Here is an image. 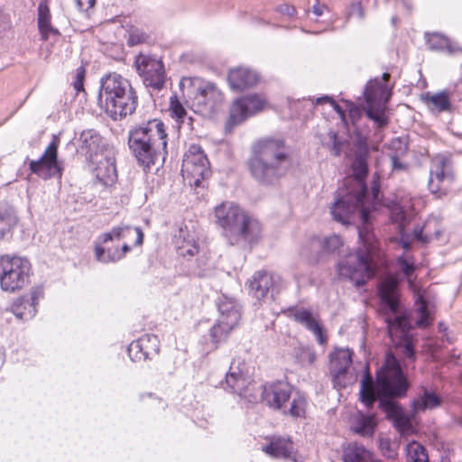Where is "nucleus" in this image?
<instances>
[{"instance_id":"33","label":"nucleus","mask_w":462,"mask_h":462,"mask_svg":"<svg viewBox=\"0 0 462 462\" xmlns=\"http://www.w3.org/2000/svg\"><path fill=\"white\" fill-rule=\"evenodd\" d=\"M41 293V291L33 290L31 291L29 298L23 297L20 304L14 308V315L21 319H29L34 317L37 312L36 306Z\"/></svg>"},{"instance_id":"40","label":"nucleus","mask_w":462,"mask_h":462,"mask_svg":"<svg viewBox=\"0 0 462 462\" xmlns=\"http://www.w3.org/2000/svg\"><path fill=\"white\" fill-rule=\"evenodd\" d=\"M417 312L419 319L416 320V326L420 328H424L430 326L432 322L430 312L429 310V302L422 296L419 295L416 300Z\"/></svg>"},{"instance_id":"13","label":"nucleus","mask_w":462,"mask_h":462,"mask_svg":"<svg viewBox=\"0 0 462 462\" xmlns=\"http://www.w3.org/2000/svg\"><path fill=\"white\" fill-rule=\"evenodd\" d=\"M135 68L146 87L160 90L165 83L164 65L155 56L140 54L135 59Z\"/></svg>"},{"instance_id":"28","label":"nucleus","mask_w":462,"mask_h":462,"mask_svg":"<svg viewBox=\"0 0 462 462\" xmlns=\"http://www.w3.org/2000/svg\"><path fill=\"white\" fill-rule=\"evenodd\" d=\"M217 310L219 312V322L236 327L241 319V307L231 298L225 295L217 299Z\"/></svg>"},{"instance_id":"29","label":"nucleus","mask_w":462,"mask_h":462,"mask_svg":"<svg viewBox=\"0 0 462 462\" xmlns=\"http://www.w3.org/2000/svg\"><path fill=\"white\" fill-rule=\"evenodd\" d=\"M173 244L177 253L183 257H192L199 253L195 236L187 227H180L178 230L173 236Z\"/></svg>"},{"instance_id":"52","label":"nucleus","mask_w":462,"mask_h":462,"mask_svg":"<svg viewBox=\"0 0 462 462\" xmlns=\"http://www.w3.org/2000/svg\"><path fill=\"white\" fill-rule=\"evenodd\" d=\"M453 102L457 100L462 102V78L455 84L447 88Z\"/></svg>"},{"instance_id":"10","label":"nucleus","mask_w":462,"mask_h":462,"mask_svg":"<svg viewBox=\"0 0 462 462\" xmlns=\"http://www.w3.org/2000/svg\"><path fill=\"white\" fill-rule=\"evenodd\" d=\"M343 246V240L337 235L323 239L313 237L301 247L300 254L310 264H317L328 261L330 256L340 254Z\"/></svg>"},{"instance_id":"62","label":"nucleus","mask_w":462,"mask_h":462,"mask_svg":"<svg viewBox=\"0 0 462 462\" xmlns=\"http://www.w3.org/2000/svg\"><path fill=\"white\" fill-rule=\"evenodd\" d=\"M401 245H402V248H403V249H405V250H410V249H411V241H409L408 239H406V238L404 237V236H402V237H401Z\"/></svg>"},{"instance_id":"48","label":"nucleus","mask_w":462,"mask_h":462,"mask_svg":"<svg viewBox=\"0 0 462 462\" xmlns=\"http://www.w3.org/2000/svg\"><path fill=\"white\" fill-rule=\"evenodd\" d=\"M148 37L145 32L138 29H134L129 33L127 43L129 46H135L146 42Z\"/></svg>"},{"instance_id":"57","label":"nucleus","mask_w":462,"mask_h":462,"mask_svg":"<svg viewBox=\"0 0 462 462\" xmlns=\"http://www.w3.org/2000/svg\"><path fill=\"white\" fill-rule=\"evenodd\" d=\"M350 14L352 15L357 14V16L360 19H363L365 17V13L360 3H356L352 5Z\"/></svg>"},{"instance_id":"49","label":"nucleus","mask_w":462,"mask_h":462,"mask_svg":"<svg viewBox=\"0 0 462 462\" xmlns=\"http://www.w3.org/2000/svg\"><path fill=\"white\" fill-rule=\"evenodd\" d=\"M396 261L400 270L406 277H410L413 274L415 271L413 263L409 262L403 255L397 257Z\"/></svg>"},{"instance_id":"61","label":"nucleus","mask_w":462,"mask_h":462,"mask_svg":"<svg viewBox=\"0 0 462 462\" xmlns=\"http://www.w3.org/2000/svg\"><path fill=\"white\" fill-rule=\"evenodd\" d=\"M332 101H334V99L332 97H330L329 96H322V97H318L316 99L315 104L316 105H322V104H325V103H329L331 105Z\"/></svg>"},{"instance_id":"26","label":"nucleus","mask_w":462,"mask_h":462,"mask_svg":"<svg viewBox=\"0 0 462 462\" xmlns=\"http://www.w3.org/2000/svg\"><path fill=\"white\" fill-rule=\"evenodd\" d=\"M227 81L234 91H244L253 88L258 82V75L247 68H236L228 71Z\"/></svg>"},{"instance_id":"18","label":"nucleus","mask_w":462,"mask_h":462,"mask_svg":"<svg viewBox=\"0 0 462 462\" xmlns=\"http://www.w3.org/2000/svg\"><path fill=\"white\" fill-rule=\"evenodd\" d=\"M96 164L94 174L104 186L112 185L117 179L115 153L111 149L105 148V152L89 160Z\"/></svg>"},{"instance_id":"47","label":"nucleus","mask_w":462,"mask_h":462,"mask_svg":"<svg viewBox=\"0 0 462 462\" xmlns=\"http://www.w3.org/2000/svg\"><path fill=\"white\" fill-rule=\"evenodd\" d=\"M86 76V69L83 66L77 68L75 73V80L73 81V87L76 93L79 95V93H83L86 95V90L84 88V80Z\"/></svg>"},{"instance_id":"51","label":"nucleus","mask_w":462,"mask_h":462,"mask_svg":"<svg viewBox=\"0 0 462 462\" xmlns=\"http://www.w3.org/2000/svg\"><path fill=\"white\" fill-rule=\"evenodd\" d=\"M380 449L383 455L388 459H393L396 456V450L393 448L389 439H380Z\"/></svg>"},{"instance_id":"42","label":"nucleus","mask_w":462,"mask_h":462,"mask_svg":"<svg viewBox=\"0 0 462 462\" xmlns=\"http://www.w3.org/2000/svg\"><path fill=\"white\" fill-rule=\"evenodd\" d=\"M427 44L430 50L447 51L449 53L452 52L451 44L448 38L437 32L427 34Z\"/></svg>"},{"instance_id":"24","label":"nucleus","mask_w":462,"mask_h":462,"mask_svg":"<svg viewBox=\"0 0 462 462\" xmlns=\"http://www.w3.org/2000/svg\"><path fill=\"white\" fill-rule=\"evenodd\" d=\"M422 100L428 109L435 116L454 112L453 100L447 88L436 93L427 92L422 96Z\"/></svg>"},{"instance_id":"7","label":"nucleus","mask_w":462,"mask_h":462,"mask_svg":"<svg viewBox=\"0 0 462 462\" xmlns=\"http://www.w3.org/2000/svg\"><path fill=\"white\" fill-rule=\"evenodd\" d=\"M410 388L409 380L399 360L388 352L382 366L376 371V402L384 412L399 410L396 400L406 396Z\"/></svg>"},{"instance_id":"4","label":"nucleus","mask_w":462,"mask_h":462,"mask_svg":"<svg viewBox=\"0 0 462 462\" xmlns=\"http://www.w3.org/2000/svg\"><path fill=\"white\" fill-rule=\"evenodd\" d=\"M168 135L160 119L133 127L128 133V146L140 166L149 171L151 166L165 162Z\"/></svg>"},{"instance_id":"3","label":"nucleus","mask_w":462,"mask_h":462,"mask_svg":"<svg viewBox=\"0 0 462 462\" xmlns=\"http://www.w3.org/2000/svg\"><path fill=\"white\" fill-rule=\"evenodd\" d=\"M378 295L392 342L402 348L406 358L415 361L413 337L410 333L412 326L408 314L401 311L398 283L393 276L388 275L382 279L378 285Z\"/></svg>"},{"instance_id":"12","label":"nucleus","mask_w":462,"mask_h":462,"mask_svg":"<svg viewBox=\"0 0 462 462\" xmlns=\"http://www.w3.org/2000/svg\"><path fill=\"white\" fill-rule=\"evenodd\" d=\"M59 143L60 140L54 136L43 154L38 160L29 162V169L32 173L44 180L55 176L61 178L63 169L58 160Z\"/></svg>"},{"instance_id":"6","label":"nucleus","mask_w":462,"mask_h":462,"mask_svg":"<svg viewBox=\"0 0 462 462\" xmlns=\"http://www.w3.org/2000/svg\"><path fill=\"white\" fill-rule=\"evenodd\" d=\"M216 224L230 245L241 242L255 244L261 237L262 226L258 220L247 216L234 202L225 201L215 208Z\"/></svg>"},{"instance_id":"54","label":"nucleus","mask_w":462,"mask_h":462,"mask_svg":"<svg viewBox=\"0 0 462 462\" xmlns=\"http://www.w3.org/2000/svg\"><path fill=\"white\" fill-rule=\"evenodd\" d=\"M276 11L282 14L288 15L289 17L293 16L296 14V9L293 5L289 4H282L276 7Z\"/></svg>"},{"instance_id":"44","label":"nucleus","mask_w":462,"mask_h":462,"mask_svg":"<svg viewBox=\"0 0 462 462\" xmlns=\"http://www.w3.org/2000/svg\"><path fill=\"white\" fill-rule=\"evenodd\" d=\"M226 383L233 393H241L245 385V378L240 372L230 371L226 374Z\"/></svg>"},{"instance_id":"58","label":"nucleus","mask_w":462,"mask_h":462,"mask_svg":"<svg viewBox=\"0 0 462 462\" xmlns=\"http://www.w3.org/2000/svg\"><path fill=\"white\" fill-rule=\"evenodd\" d=\"M392 166L393 170H405L406 166L404 163H402L397 156H392Z\"/></svg>"},{"instance_id":"17","label":"nucleus","mask_w":462,"mask_h":462,"mask_svg":"<svg viewBox=\"0 0 462 462\" xmlns=\"http://www.w3.org/2000/svg\"><path fill=\"white\" fill-rule=\"evenodd\" d=\"M384 89L383 84L377 79L370 80L364 90L366 102L365 108L367 118L373 121L378 129L385 128L389 124V118L385 114V107L381 104H376L375 100L379 91Z\"/></svg>"},{"instance_id":"36","label":"nucleus","mask_w":462,"mask_h":462,"mask_svg":"<svg viewBox=\"0 0 462 462\" xmlns=\"http://www.w3.org/2000/svg\"><path fill=\"white\" fill-rule=\"evenodd\" d=\"M386 413L388 418H393V425L402 436H409L414 432L411 417L403 412L400 405L396 411Z\"/></svg>"},{"instance_id":"5","label":"nucleus","mask_w":462,"mask_h":462,"mask_svg":"<svg viewBox=\"0 0 462 462\" xmlns=\"http://www.w3.org/2000/svg\"><path fill=\"white\" fill-rule=\"evenodd\" d=\"M98 104L114 121L133 115L138 106V96L130 80L113 72L100 79Z\"/></svg>"},{"instance_id":"31","label":"nucleus","mask_w":462,"mask_h":462,"mask_svg":"<svg viewBox=\"0 0 462 462\" xmlns=\"http://www.w3.org/2000/svg\"><path fill=\"white\" fill-rule=\"evenodd\" d=\"M37 12V24L42 40L47 41L51 35L60 36V31L51 25V11L46 2L42 1L38 5Z\"/></svg>"},{"instance_id":"25","label":"nucleus","mask_w":462,"mask_h":462,"mask_svg":"<svg viewBox=\"0 0 462 462\" xmlns=\"http://www.w3.org/2000/svg\"><path fill=\"white\" fill-rule=\"evenodd\" d=\"M262 450L273 458L291 459L292 462H297L293 457L295 447L290 438L273 437L268 444L262 447Z\"/></svg>"},{"instance_id":"20","label":"nucleus","mask_w":462,"mask_h":462,"mask_svg":"<svg viewBox=\"0 0 462 462\" xmlns=\"http://www.w3.org/2000/svg\"><path fill=\"white\" fill-rule=\"evenodd\" d=\"M291 386L283 382L265 384L261 393L262 402L274 410H282L291 399Z\"/></svg>"},{"instance_id":"30","label":"nucleus","mask_w":462,"mask_h":462,"mask_svg":"<svg viewBox=\"0 0 462 462\" xmlns=\"http://www.w3.org/2000/svg\"><path fill=\"white\" fill-rule=\"evenodd\" d=\"M359 399L368 410L373 409L376 402V378L374 380L368 365L360 381Z\"/></svg>"},{"instance_id":"32","label":"nucleus","mask_w":462,"mask_h":462,"mask_svg":"<svg viewBox=\"0 0 462 462\" xmlns=\"http://www.w3.org/2000/svg\"><path fill=\"white\" fill-rule=\"evenodd\" d=\"M19 222L16 211L12 207H0V242L13 236L14 228Z\"/></svg>"},{"instance_id":"22","label":"nucleus","mask_w":462,"mask_h":462,"mask_svg":"<svg viewBox=\"0 0 462 462\" xmlns=\"http://www.w3.org/2000/svg\"><path fill=\"white\" fill-rule=\"evenodd\" d=\"M329 373L335 387H345L343 381L352 364V354L348 349L337 348L329 355Z\"/></svg>"},{"instance_id":"27","label":"nucleus","mask_w":462,"mask_h":462,"mask_svg":"<svg viewBox=\"0 0 462 462\" xmlns=\"http://www.w3.org/2000/svg\"><path fill=\"white\" fill-rule=\"evenodd\" d=\"M79 147L88 160L105 152V144L101 135L94 129L84 130L79 138Z\"/></svg>"},{"instance_id":"9","label":"nucleus","mask_w":462,"mask_h":462,"mask_svg":"<svg viewBox=\"0 0 462 462\" xmlns=\"http://www.w3.org/2000/svg\"><path fill=\"white\" fill-rule=\"evenodd\" d=\"M181 171L194 188L204 187L202 182L211 176L207 155L199 144H191L184 154Z\"/></svg>"},{"instance_id":"2","label":"nucleus","mask_w":462,"mask_h":462,"mask_svg":"<svg viewBox=\"0 0 462 462\" xmlns=\"http://www.w3.org/2000/svg\"><path fill=\"white\" fill-rule=\"evenodd\" d=\"M291 162L290 148L284 139L266 137L253 144L247 167L256 182L270 186L286 174Z\"/></svg>"},{"instance_id":"11","label":"nucleus","mask_w":462,"mask_h":462,"mask_svg":"<svg viewBox=\"0 0 462 462\" xmlns=\"http://www.w3.org/2000/svg\"><path fill=\"white\" fill-rule=\"evenodd\" d=\"M135 236L134 246L142 245L143 243V232L139 226H117L109 232L101 234L95 241V256L98 262L103 263H116V261H105L106 256L113 254L114 249L106 248L103 245L114 240L127 239Z\"/></svg>"},{"instance_id":"53","label":"nucleus","mask_w":462,"mask_h":462,"mask_svg":"<svg viewBox=\"0 0 462 462\" xmlns=\"http://www.w3.org/2000/svg\"><path fill=\"white\" fill-rule=\"evenodd\" d=\"M316 352L313 348L310 347H303L300 353V359L302 363H308L312 365L316 361Z\"/></svg>"},{"instance_id":"1","label":"nucleus","mask_w":462,"mask_h":462,"mask_svg":"<svg viewBox=\"0 0 462 462\" xmlns=\"http://www.w3.org/2000/svg\"><path fill=\"white\" fill-rule=\"evenodd\" d=\"M367 156L366 145L360 146L352 162L353 172L358 181L351 189L339 190L331 208L333 218L342 224L350 223L352 214L360 209L362 225L356 227L359 246L337 264L339 276L349 280L357 288L375 276L380 260L379 241L374 234L368 220L369 212L365 208L369 191L366 184L361 181L368 173Z\"/></svg>"},{"instance_id":"15","label":"nucleus","mask_w":462,"mask_h":462,"mask_svg":"<svg viewBox=\"0 0 462 462\" xmlns=\"http://www.w3.org/2000/svg\"><path fill=\"white\" fill-rule=\"evenodd\" d=\"M455 175L450 162L444 156L436 158L432 162L428 187L432 194L441 198L447 194Z\"/></svg>"},{"instance_id":"8","label":"nucleus","mask_w":462,"mask_h":462,"mask_svg":"<svg viewBox=\"0 0 462 462\" xmlns=\"http://www.w3.org/2000/svg\"><path fill=\"white\" fill-rule=\"evenodd\" d=\"M32 265L25 257L0 255V288L6 292H15L30 282Z\"/></svg>"},{"instance_id":"23","label":"nucleus","mask_w":462,"mask_h":462,"mask_svg":"<svg viewBox=\"0 0 462 462\" xmlns=\"http://www.w3.org/2000/svg\"><path fill=\"white\" fill-rule=\"evenodd\" d=\"M288 312L290 313L289 316L292 318L294 321L302 325L306 329L314 334L319 345L323 346L327 344L328 337L324 328L310 310L304 308H291L288 310Z\"/></svg>"},{"instance_id":"50","label":"nucleus","mask_w":462,"mask_h":462,"mask_svg":"<svg viewBox=\"0 0 462 462\" xmlns=\"http://www.w3.org/2000/svg\"><path fill=\"white\" fill-rule=\"evenodd\" d=\"M132 250V247L128 244H124L122 247L119 249L118 247L114 249L113 254H109L106 256L105 261H120L126 254H128Z\"/></svg>"},{"instance_id":"37","label":"nucleus","mask_w":462,"mask_h":462,"mask_svg":"<svg viewBox=\"0 0 462 462\" xmlns=\"http://www.w3.org/2000/svg\"><path fill=\"white\" fill-rule=\"evenodd\" d=\"M376 428L374 415H366L360 413L356 419L352 427L353 431L363 437H371L374 435Z\"/></svg>"},{"instance_id":"16","label":"nucleus","mask_w":462,"mask_h":462,"mask_svg":"<svg viewBox=\"0 0 462 462\" xmlns=\"http://www.w3.org/2000/svg\"><path fill=\"white\" fill-rule=\"evenodd\" d=\"M188 96L193 100V105L199 107L215 109L222 102V93L216 85L205 82L200 79L191 80V86L188 88Z\"/></svg>"},{"instance_id":"45","label":"nucleus","mask_w":462,"mask_h":462,"mask_svg":"<svg viewBox=\"0 0 462 462\" xmlns=\"http://www.w3.org/2000/svg\"><path fill=\"white\" fill-rule=\"evenodd\" d=\"M329 135V142L327 143L328 147L330 149V152L334 156H339L341 154L342 146L344 143V141L341 140L337 134L335 132H330L328 134Z\"/></svg>"},{"instance_id":"60","label":"nucleus","mask_w":462,"mask_h":462,"mask_svg":"<svg viewBox=\"0 0 462 462\" xmlns=\"http://www.w3.org/2000/svg\"><path fill=\"white\" fill-rule=\"evenodd\" d=\"M8 26L7 15L0 10V32L6 29Z\"/></svg>"},{"instance_id":"21","label":"nucleus","mask_w":462,"mask_h":462,"mask_svg":"<svg viewBox=\"0 0 462 462\" xmlns=\"http://www.w3.org/2000/svg\"><path fill=\"white\" fill-rule=\"evenodd\" d=\"M279 279V276L266 271H257L249 281L250 293L259 300L265 299L269 293L273 298L274 291L278 292Z\"/></svg>"},{"instance_id":"64","label":"nucleus","mask_w":462,"mask_h":462,"mask_svg":"<svg viewBox=\"0 0 462 462\" xmlns=\"http://www.w3.org/2000/svg\"><path fill=\"white\" fill-rule=\"evenodd\" d=\"M379 186L377 184H374L373 187H372V191H373V195L374 198L377 197L378 195V192H379Z\"/></svg>"},{"instance_id":"38","label":"nucleus","mask_w":462,"mask_h":462,"mask_svg":"<svg viewBox=\"0 0 462 462\" xmlns=\"http://www.w3.org/2000/svg\"><path fill=\"white\" fill-rule=\"evenodd\" d=\"M343 101L345 102L346 109L347 110V120H350V123L354 128V132L360 138L364 134L359 124L360 120L362 119L364 111L352 101Z\"/></svg>"},{"instance_id":"41","label":"nucleus","mask_w":462,"mask_h":462,"mask_svg":"<svg viewBox=\"0 0 462 462\" xmlns=\"http://www.w3.org/2000/svg\"><path fill=\"white\" fill-rule=\"evenodd\" d=\"M407 462H430L426 448L416 441L407 446Z\"/></svg>"},{"instance_id":"14","label":"nucleus","mask_w":462,"mask_h":462,"mask_svg":"<svg viewBox=\"0 0 462 462\" xmlns=\"http://www.w3.org/2000/svg\"><path fill=\"white\" fill-rule=\"evenodd\" d=\"M264 100L256 94L244 96L236 99L229 111L226 129L231 131L235 126L245 122L249 116L263 110Z\"/></svg>"},{"instance_id":"59","label":"nucleus","mask_w":462,"mask_h":462,"mask_svg":"<svg viewBox=\"0 0 462 462\" xmlns=\"http://www.w3.org/2000/svg\"><path fill=\"white\" fill-rule=\"evenodd\" d=\"M79 8H91L95 5L96 0H75Z\"/></svg>"},{"instance_id":"34","label":"nucleus","mask_w":462,"mask_h":462,"mask_svg":"<svg viewBox=\"0 0 462 462\" xmlns=\"http://www.w3.org/2000/svg\"><path fill=\"white\" fill-rule=\"evenodd\" d=\"M441 398L434 392L423 388V393L411 402V411L414 414L426 410H431L440 406Z\"/></svg>"},{"instance_id":"43","label":"nucleus","mask_w":462,"mask_h":462,"mask_svg":"<svg viewBox=\"0 0 462 462\" xmlns=\"http://www.w3.org/2000/svg\"><path fill=\"white\" fill-rule=\"evenodd\" d=\"M305 408L306 399L304 395L300 393H297L296 395L292 398L288 411H284L283 412L285 414L288 413L289 415L294 418L303 417L305 414Z\"/></svg>"},{"instance_id":"56","label":"nucleus","mask_w":462,"mask_h":462,"mask_svg":"<svg viewBox=\"0 0 462 462\" xmlns=\"http://www.w3.org/2000/svg\"><path fill=\"white\" fill-rule=\"evenodd\" d=\"M413 236L416 240L420 241L422 243H428L430 241V237L428 236L423 235V227H416L413 230Z\"/></svg>"},{"instance_id":"46","label":"nucleus","mask_w":462,"mask_h":462,"mask_svg":"<svg viewBox=\"0 0 462 462\" xmlns=\"http://www.w3.org/2000/svg\"><path fill=\"white\" fill-rule=\"evenodd\" d=\"M171 111L172 116L176 117L177 121L183 123L184 118L187 116V112L176 97L171 98Z\"/></svg>"},{"instance_id":"55","label":"nucleus","mask_w":462,"mask_h":462,"mask_svg":"<svg viewBox=\"0 0 462 462\" xmlns=\"http://www.w3.org/2000/svg\"><path fill=\"white\" fill-rule=\"evenodd\" d=\"M331 106L336 111V113L339 116L341 121L345 124V125L347 126L348 123H347V116H346V110L341 106H339L335 100L332 101Z\"/></svg>"},{"instance_id":"39","label":"nucleus","mask_w":462,"mask_h":462,"mask_svg":"<svg viewBox=\"0 0 462 462\" xmlns=\"http://www.w3.org/2000/svg\"><path fill=\"white\" fill-rule=\"evenodd\" d=\"M234 328L235 327L229 326L228 324L219 322V319H217L216 324L209 329V338L211 343L217 346L225 342Z\"/></svg>"},{"instance_id":"63","label":"nucleus","mask_w":462,"mask_h":462,"mask_svg":"<svg viewBox=\"0 0 462 462\" xmlns=\"http://www.w3.org/2000/svg\"><path fill=\"white\" fill-rule=\"evenodd\" d=\"M325 8V5H319V4H316L313 5V13L317 16H321L323 14V9Z\"/></svg>"},{"instance_id":"35","label":"nucleus","mask_w":462,"mask_h":462,"mask_svg":"<svg viewBox=\"0 0 462 462\" xmlns=\"http://www.w3.org/2000/svg\"><path fill=\"white\" fill-rule=\"evenodd\" d=\"M371 455L364 446L356 443L350 444L344 450L343 462H380L372 459Z\"/></svg>"},{"instance_id":"19","label":"nucleus","mask_w":462,"mask_h":462,"mask_svg":"<svg viewBox=\"0 0 462 462\" xmlns=\"http://www.w3.org/2000/svg\"><path fill=\"white\" fill-rule=\"evenodd\" d=\"M160 340L156 335L146 334L131 342L127 352L133 362L152 360L159 354Z\"/></svg>"}]
</instances>
